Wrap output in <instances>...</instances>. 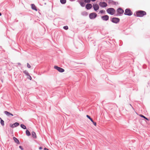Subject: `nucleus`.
I'll use <instances>...</instances> for the list:
<instances>
[{"label": "nucleus", "mask_w": 150, "mask_h": 150, "mask_svg": "<svg viewBox=\"0 0 150 150\" xmlns=\"http://www.w3.org/2000/svg\"><path fill=\"white\" fill-rule=\"evenodd\" d=\"M4 113L8 117H10L11 116H13V114L7 111H5L4 112Z\"/></svg>", "instance_id": "9b49d317"}, {"label": "nucleus", "mask_w": 150, "mask_h": 150, "mask_svg": "<svg viewBox=\"0 0 150 150\" xmlns=\"http://www.w3.org/2000/svg\"><path fill=\"white\" fill-rule=\"evenodd\" d=\"M24 73L26 75V76L29 75V74L28 72L26 71H23Z\"/></svg>", "instance_id": "4be33fe9"}, {"label": "nucleus", "mask_w": 150, "mask_h": 150, "mask_svg": "<svg viewBox=\"0 0 150 150\" xmlns=\"http://www.w3.org/2000/svg\"><path fill=\"white\" fill-rule=\"evenodd\" d=\"M105 11L104 10H101L100 11V13H105Z\"/></svg>", "instance_id": "a878e982"}, {"label": "nucleus", "mask_w": 150, "mask_h": 150, "mask_svg": "<svg viewBox=\"0 0 150 150\" xmlns=\"http://www.w3.org/2000/svg\"><path fill=\"white\" fill-rule=\"evenodd\" d=\"M92 6L91 4H87L86 6V7L87 9H91L92 8Z\"/></svg>", "instance_id": "ddd939ff"}, {"label": "nucleus", "mask_w": 150, "mask_h": 150, "mask_svg": "<svg viewBox=\"0 0 150 150\" xmlns=\"http://www.w3.org/2000/svg\"><path fill=\"white\" fill-rule=\"evenodd\" d=\"M101 18L103 20L107 21L109 19V16L108 15H106L102 16Z\"/></svg>", "instance_id": "f8f14e48"}, {"label": "nucleus", "mask_w": 150, "mask_h": 150, "mask_svg": "<svg viewBox=\"0 0 150 150\" xmlns=\"http://www.w3.org/2000/svg\"><path fill=\"white\" fill-rule=\"evenodd\" d=\"M0 120H2L1 117H0Z\"/></svg>", "instance_id": "4c0bfd02"}, {"label": "nucleus", "mask_w": 150, "mask_h": 150, "mask_svg": "<svg viewBox=\"0 0 150 150\" xmlns=\"http://www.w3.org/2000/svg\"><path fill=\"white\" fill-rule=\"evenodd\" d=\"M117 12L118 15L122 14L124 12L123 10L121 8H119L117 9Z\"/></svg>", "instance_id": "1a4fd4ad"}, {"label": "nucleus", "mask_w": 150, "mask_h": 150, "mask_svg": "<svg viewBox=\"0 0 150 150\" xmlns=\"http://www.w3.org/2000/svg\"><path fill=\"white\" fill-rule=\"evenodd\" d=\"M26 134L28 136H30V132L28 130H27L26 131Z\"/></svg>", "instance_id": "f3484780"}, {"label": "nucleus", "mask_w": 150, "mask_h": 150, "mask_svg": "<svg viewBox=\"0 0 150 150\" xmlns=\"http://www.w3.org/2000/svg\"><path fill=\"white\" fill-rule=\"evenodd\" d=\"M44 150H49L48 149H47L46 148H44Z\"/></svg>", "instance_id": "2f4dec72"}, {"label": "nucleus", "mask_w": 150, "mask_h": 150, "mask_svg": "<svg viewBox=\"0 0 150 150\" xmlns=\"http://www.w3.org/2000/svg\"><path fill=\"white\" fill-rule=\"evenodd\" d=\"M86 116L91 121H92V119L90 117L89 115H87Z\"/></svg>", "instance_id": "5701e85b"}, {"label": "nucleus", "mask_w": 150, "mask_h": 150, "mask_svg": "<svg viewBox=\"0 0 150 150\" xmlns=\"http://www.w3.org/2000/svg\"><path fill=\"white\" fill-rule=\"evenodd\" d=\"M60 2L62 4H64L66 2V0H60Z\"/></svg>", "instance_id": "a211bd4d"}, {"label": "nucleus", "mask_w": 150, "mask_h": 150, "mask_svg": "<svg viewBox=\"0 0 150 150\" xmlns=\"http://www.w3.org/2000/svg\"><path fill=\"white\" fill-rule=\"evenodd\" d=\"M93 7L94 10L96 11L98 10L99 8V6L97 4H93Z\"/></svg>", "instance_id": "9d476101"}, {"label": "nucleus", "mask_w": 150, "mask_h": 150, "mask_svg": "<svg viewBox=\"0 0 150 150\" xmlns=\"http://www.w3.org/2000/svg\"><path fill=\"white\" fill-rule=\"evenodd\" d=\"M0 122L2 125L3 126L4 125V120H1Z\"/></svg>", "instance_id": "412c9836"}, {"label": "nucleus", "mask_w": 150, "mask_h": 150, "mask_svg": "<svg viewBox=\"0 0 150 150\" xmlns=\"http://www.w3.org/2000/svg\"><path fill=\"white\" fill-rule=\"evenodd\" d=\"M28 67L29 68H30V66H28Z\"/></svg>", "instance_id": "c9c22d12"}, {"label": "nucleus", "mask_w": 150, "mask_h": 150, "mask_svg": "<svg viewBox=\"0 0 150 150\" xmlns=\"http://www.w3.org/2000/svg\"><path fill=\"white\" fill-rule=\"evenodd\" d=\"M120 19L118 18H113L112 19V21L114 23H117L119 22Z\"/></svg>", "instance_id": "423d86ee"}, {"label": "nucleus", "mask_w": 150, "mask_h": 150, "mask_svg": "<svg viewBox=\"0 0 150 150\" xmlns=\"http://www.w3.org/2000/svg\"><path fill=\"white\" fill-rule=\"evenodd\" d=\"M13 139L14 142L18 144H19L20 142L19 140L16 138L15 137H13Z\"/></svg>", "instance_id": "2eb2a0df"}, {"label": "nucleus", "mask_w": 150, "mask_h": 150, "mask_svg": "<svg viewBox=\"0 0 150 150\" xmlns=\"http://www.w3.org/2000/svg\"><path fill=\"white\" fill-rule=\"evenodd\" d=\"M92 1H95L96 0H91Z\"/></svg>", "instance_id": "f704fd0d"}, {"label": "nucleus", "mask_w": 150, "mask_h": 150, "mask_svg": "<svg viewBox=\"0 0 150 150\" xmlns=\"http://www.w3.org/2000/svg\"><path fill=\"white\" fill-rule=\"evenodd\" d=\"M80 4L82 6H84L85 5V3H84V2H80Z\"/></svg>", "instance_id": "aec40b11"}, {"label": "nucleus", "mask_w": 150, "mask_h": 150, "mask_svg": "<svg viewBox=\"0 0 150 150\" xmlns=\"http://www.w3.org/2000/svg\"><path fill=\"white\" fill-rule=\"evenodd\" d=\"M139 116L141 117L144 118V119H145L146 118L144 116V115H139Z\"/></svg>", "instance_id": "c85d7f7f"}, {"label": "nucleus", "mask_w": 150, "mask_h": 150, "mask_svg": "<svg viewBox=\"0 0 150 150\" xmlns=\"http://www.w3.org/2000/svg\"><path fill=\"white\" fill-rule=\"evenodd\" d=\"M19 148L21 149L22 150H23V148L21 146H20L19 147Z\"/></svg>", "instance_id": "c756f323"}, {"label": "nucleus", "mask_w": 150, "mask_h": 150, "mask_svg": "<svg viewBox=\"0 0 150 150\" xmlns=\"http://www.w3.org/2000/svg\"><path fill=\"white\" fill-rule=\"evenodd\" d=\"M28 76V78L30 80H31L32 79V77H31L30 75L29 74V75L27 76Z\"/></svg>", "instance_id": "bb28decb"}, {"label": "nucleus", "mask_w": 150, "mask_h": 150, "mask_svg": "<svg viewBox=\"0 0 150 150\" xmlns=\"http://www.w3.org/2000/svg\"><path fill=\"white\" fill-rule=\"evenodd\" d=\"M54 68L55 69H57L58 71L60 72H62L64 71V70L63 69H62L60 67L58 66H54Z\"/></svg>", "instance_id": "39448f33"}, {"label": "nucleus", "mask_w": 150, "mask_h": 150, "mask_svg": "<svg viewBox=\"0 0 150 150\" xmlns=\"http://www.w3.org/2000/svg\"><path fill=\"white\" fill-rule=\"evenodd\" d=\"M124 14L128 16H131L132 14V13L129 9H126L125 11Z\"/></svg>", "instance_id": "7ed1b4c3"}, {"label": "nucleus", "mask_w": 150, "mask_h": 150, "mask_svg": "<svg viewBox=\"0 0 150 150\" xmlns=\"http://www.w3.org/2000/svg\"><path fill=\"white\" fill-rule=\"evenodd\" d=\"M19 124L18 122H16L13 124H10V126L12 128H14L16 127L19 125Z\"/></svg>", "instance_id": "0eeeda50"}, {"label": "nucleus", "mask_w": 150, "mask_h": 150, "mask_svg": "<svg viewBox=\"0 0 150 150\" xmlns=\"http://www.w3.org/2000/svg\"><path fill=\"white\" fill-rule=\"evenodd\" d=\"M1 13L0 12V16H1Z\"/></svg>", "instance_id": "e433bc0d"}, {"label": "nucleus", "mask_w": 150, "mask_h": 150, "mask_svg": "<svg viewBox=\"0 0 150 150\" xmlns=\"http://www.w3.org/2000/svg\"><path fill=\"white\" fill-rule=\"evenodd\" d=\"M97 14L95 13H91L89 15V17L91 19L95 18L97 16Z\"/></svg>", "instance_id": "20e7f679"}, {"label": "nucleus", "mask_w": 150, "mask_h": 150, "mask_svg": "<svg viewBox=\"0 0 150 150\" xmlns=\"http://www.w3.org/2000/svg\"><path fill=\"white\" fill-rule=\"evenodd\" d=\"M146 14V12L143 11H139L136 12V16L137 17H142Z\"/></svg>", "instance_id": "f257e3e1"}, {"label": "nucleus", "mask_w": 150, "mask_h": 150, "mask_svg": "<svg viewBox=\"0 0 150 150\" xmlns=\"http://www.w3.org/2000/svg\"><path fill=\"white\" fill-rule=\"evenodd\" d=\"M145 119H146V120H149V119H148L147 118H146V117Z\"/></svg>", "instance_id": "473e14b6"}, {"label": "nucleus", "mask_w": 150, "mask_h": 150, "mask_svg": "<svg viewBox=\"0 0 150 150\" xmlns=\"http://www.w3.org/2000/svg\"><path fill=\"white\" fill-rule=\"evenodd\" d=\"M92 123H93V125L95 126H96V122H94L93 121V120H92V121H91Z\"/></svg>", "instance_id": "393cba45"}, {"label": "nucleus", "mask_w": 150, "mask_h": 150, "mask_svg": "<svg viewBox=\"0 0 150 150\" xmlns=\"http://www.w3.org/2000/svg\"><path fill=\"white\" fill-rule=\"evenodd\" d=\"M107 11L108 13L113 15L115 14V11L114 9L112 8H110L107 10Z\"/></svg>", "instance_id": "f03ea898"}, {"label": "nucleus", "mask_w": 150, "mask_h": 150, "mask_svg": "<svg viewBox=\"0 0 150 150\" xmlns=\"http://www.w3.org/2000/svg\"><path fill=\"white\" fill-rule=\"evenodd\" d=\"M32 8L36 11H37V7L34 4H32L31 5Z\"/></svg>", "instance_id": "4468645a"}, {"label": "nucleus", "mask_w": 150, "mask_h": 150, "mask_svg": "<svg viewBox=\"0 0 150 150\" xmlns=\"http://www.w3.org/2000/svg\"><path fill=\"white\" fill-rule=\"evenodd\" d=\"M27 66H30V65L28 63H27Z\"/></svg>", "instance_id": "72a5a7b5"}, {"label": "nucleus", "mask_w": 150, "mask_h": 150, "mask_svg": "<svg viewBox=\"0 0 150 150\" xmlns=\"http://www.w3.org/2000/svg\"><path fill=\"white\" fill-rule=\"evenodd\" d=\"M99 6L101 7H106L107 4L106 3L104 2H100L99 4Z\"/></svg>", "instance_id": "6e6552de"}, {"label": "nucleus", "mask_w": 150, "mask_h": 150, "mask_svg": "<svg viewBox=\"0 0 150 150\" xmlns=\"http://www.w3.org/2000/svg\"><path fill=\"white\" fill-rule=\"evenodd\" d=\"M32 137L35 139L36 138L37 136L35 133L34 132H32Z\"/></svg>", "instance_id": "dca6fc26"}, {"label": "nucleus", "mask_w": 150, "mask_h": 150, "mask_svg": "<svg viewBox=\"0 0 150 150\" xmlns=\"http://www.w3.org/2000/svg\"><path fill=\"white\" fill-rule=\"evenodd\" d=\"M91 1L90 0H85L84 1V2L85 3H89Z\"/></svg>", "instance_id": "b1692460"}, {"label": "nucleus", "mask_w": 150, "mask_h": 150, "mask_svg": "<svg viewBox=\"0 0 150 150\" xmlns=\"http://www.w3.org/2000/svg\"><path fill=\"white\" fill-rule=\"evenodd\" d=\"M64 29L65 30H67L68 29V27L67 26H65L64 27H63Z\"/></svg>", "instance_id": "cd10ccee"}, {"label": "nucleus", "mask_w": 150, "mask_h": 150, "mask_svg": "<svg viewBox=\"0 0 150 150\" xmlns=\"http://www.w3.org/2000/svg\"><path fill=\"white\" fill-rule=\"evenodd\" d=\"M42 149V147H39V149L41 150V149Z\"/></svg>", "instance_id": "7c9ffc66"}, {"label": "nucleus", "mask_w": 150, "mask_h": 150, "mask_svg": "<svg viewBox=\"0 0 150 150\" xmlns=\"http://www.w3.org/2000/svg\"><path fill=\"white\" fill-rule=\"evenodd\" d=\"M21 127L23 128V129H26V127L24 125L21 124Z\"/></svg>", "instance_id": "6ab92c4d"}]
</instances>
